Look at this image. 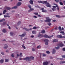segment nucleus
Returning a JSON list of instances; mask_svg holds the SVG:
<instances>
[{
    "instance_id": "10",
    "label": "nucleus",
    "mask_w": 65,
    "mask_h": 65,
    "mask_svg": "<svg viewBox=\"0 0 65 65\" xmlns=\"http://www.w3.org/2000/svg\"><path fill=\"white\" fill-rule=\"evenodd\" d=\"M56 53V50L55 49H53V50L52 54H55Z\"/></svg>"
},
{
    "instance_id": "9",
    "label": "nucleus",
    "mask_w": 65,
    "mask_h": 65,
    "mask_svg": "<svg viewBox=\"0 0 65 65\" xmlns=\"http://www.w3.org/2000/svg\"><path fill=\"white\" fill-rule=\"evenodd\" d=\"M57 45L58 46H61L62 47V46H64V45L62 43H59Z\"/></svg>"
},
{
    "instance_id": "39",
    "label": "nucleus",
    "mask_w": 65,
    "mask_h": 65,
    "mask_svg": "<svg viewBox=\"0 0 65 65\" xmlns=\"http://www.w3.org/2000/svg\"><path fill=\"white\" fill-rule=\"evenodd\" d=\"M19 56L20 57H22V53H20Z\"/></svg>"
},
{
    "instance_id": "42",
    "label": "nucleus",
    "mask_w": 65,
    "mask_h": 65,
    "mask_svg": "<svg viewBox=\"0 0 65 65\" xmlns=\"http://www.w3.org/2000/svg\"><path fill=\"white\" fill-rule=\"evenodd\" d=\"M32 51L33 52H35V49L33 48H32Z\"/></svg>"
},
{
    "instance_id": "22",
    "label": "nucleus",
    "mask_w": 65,
    "mask_h": 65,
    "mask_svg": "<svg viewBox=\"0 0 65 65\" xmlns=\"http://www.w3.org/2000/svg\"><path fill=\"white\" fill-rule=\"evenodd\" d=\"M5 21V19H3L2 20H0V22H2L4 21Z\"/></svg>"
},
{
    "instance_id": "44",
    "label": "nucleus",
    "mask_w": 65,
    "mask_h": 65,
    "mask_svg": "<svg viewBox=\"0 0 65 65\" xmlns=\"http://www.w3.org/2000/svg\"><path fill=\"white\" fill-rule=\"evenodd\" d=\"M36 27L35 26L33 27V29H36Z\"/></svg>"
},
{
    "instance_id": "7",
    "label": "nucleus",
    "mask_w": 65,
    "mask_h": 65,
    "mask_svg": "<svg viewBox=\"0 0 65 65\" xmlns=\"http://www.w3.org/2000/svg\"><path fill=\"white\" fill-rule=\"evenodd\" d=\"M41 10H42V12H46L47 11L46 10H44V8H42L41 9Z\"/></svg>"
},
{
    "instance_id": "63",
    "label": "nucleus",
    "mask_w": 65,
    "mask_h": 65,
    "mask_svg": "<svg viewBox=\"0 0 65 65\" xmlns=\"http://www.w3.org/2000/svg\"><path fill=\"white\" fill-rule=\"evenodd\" d=\"M57 9L58 11H59V7H57Z\"/></svg>"
},
{
    "instance_id": "23",
    "label": "nucleus",
    "mask_w": 65,
    "mask_h": 65,
    "mask_svg": "<svg viewBox=\"0 0 65 65\" xmlns=\"http://www.w3.org/2000/svg\"><path fill=\"white\" fill-rule=\"evenodd\" d=\"M23 29L25 30H26V31H29V30H30V29H27V28H23Z\"/></svg>"
},
{
    "instance_id": "30",
    "label": "nucleus",
    "mask_w": 65,
    "mask_h": 65,
    "mask_svg": "<svg viewBox=\"0 0 65 65\" xmlns=\"http://www.w3.org/2000/svg\"><path fill=\"white\" fill-rule=\"evenodd\" d=\"M55 48H56V50H58V49H59L60 47L59 46H57L56 47H55Z\"/></svg>"
},
{
    "instance_id": "36",
    "label": "nucleus",
    "mask_w": 65,
    "mask_h": 65,
    "mask_svg": "<svg viewBox=\"0 0 65 65\" xmlns=\"http://www.w3.org/2000/svg\"><path fill=\"white\" fill-rule=\"evenodd\" d=\"M46 53H47V54H50V52L48 51H47L46 52Z\"/></svg>"
},
{
    "instance_id": "8",
    "label": "nucleus",
    "mask_w": 65,
    "mask_h": 65,
    "mask_svg": "<svg viewBox=\"0 0 65 65\" xmlns=\"http://www.w3.org/2000/svg\"><path fill=\"white\" fill-rule=\"evenodd\" d=\"M48 64V62L47 61L44 62L43 63V64L44 65H47Z\"/></svg>"
},
{
    "instance_id": "56",
    "label": "nucleus",
    "mask_w": 65,
    "mask_h": 65,
    "mask_svg": "<svg viewBox=\"0 0 65 65\" xmlns=\"http://www.w3.org/2000/svg\"><path fill=\"white\" fill-rule=\"evenodd\" d=\"M50 59H53V57H50Z\"/></svg>"
},
{
    "instance_id": "54",
    "label": "nucleus",
    "mask_w": 65,
    "mask_h": 65,
    "mask_svg": "<svg viewBox=\"0 0 65 65\" xmlns=\"http://www.w3.org/2000/svg\"><path fill=\"white\" fill-rule=\"evenodd\" d=\"M30 10H34V9L31 8L30 9Z\"/></svg>"
},
{
    "instance_id": "41",
    "label": "nucleus",
    "mask_w": 65,
    "mask_h": 65,
    "mask_svg": "<svg viewBox=\"0 0 65 65\" xmlns=\"http://www.w3.org/2000/svg\"><path fill=\"white\" fill-rule=\"evenodd\" d=\"M37 48H38V49H40V48H41V47H40V46H37Z\"/></svg>"
},
{
    "instance_id": "25",
    "label": "nucleus",
    "mask_w": 65,
    "mask_h": 65,
    "mask_svg": "<svg viewBox=\"0 0 65 65\" xmlns=\"http://www.w3.org/2000/svg\"><path fill=\"white\" fill-rule=\"evenodd\" d=\"M7 11H6V10H4L3 12V14H5L6 12Z\"/></svg>"
},
{
    "instance_id": "64",
    "label": "nucleus",
    "mask_w": 65,
    "mask_h": 65,
    "mask_svg": "<svg viewBox=\"0 0 65 65\" xmlns=\"http://www.w3.org/2000/svg\"><path fill=\"white\" fill-rule=\"evenodd\" d=\"M12 12H14L15 11L14 10H13L12 11Z\"/></svg>"
},
{
    "instance_id": "57",
    "label": "nucleus",
    "mask_w": 65,
    "mask_h": 65,
    "mask_svg": "<svg viewBox=\"0 0 65 65\" xmlns=\"http://www.w3.org/2000/svg\"><path fill=\"white\" fill-rule=\"evenodd\" d=\"M6 52L7 53H8V50H7L6 51Z\"/></svg>"
},
{
    "instance_id": "43",
    "label": "nucleus",
    "mask_w": 65,
    "mask_h": 65,
    "mask_svg": "<svg viewBox=\"0 0 65 65\" xmlns=\"http://www.w3.org/2000/svg\"><path fill=\"white\" fill-rule=\"evenodd\" d=\"M60 33H61V34H65L64 33V32L63 31H61L60 32Z\"/></svg>"
},
{
    "instance_id": "20",
    "label": "nucleus",
    "mask_w": 65,
    "mask_h": 65,
    "mask_svg": "<svg viewBox=\"0 0 65 65\" xmlns=\"http://www.w3.org/2000/svg\"><path fill=\"white\" fill-rule=\"evenodd\" d=\"M41 33L44 34L45 33V30H43L41 32Z\"/></svg>"
},
{
    "instance_id": "51",
    "label": "nucleus",
    "mask_w": 65,
    "mask_h": 65,
    "mask_svg": "<svg viewBox=\"0 0 65 65\" xmlns=\"http://www.w3.org/2000/svg\"><path fill=\"white\" fill-rule=\"evenodd\" d=\"M62 51H65V48H63L62 49Z\"/></svg>"
},
{
    "instance_id": "2",
    "label": "nucleus",
    "mask_w": 65,
    "mask_h": 65,
    "mask_svg": "<svg viewBox=\"0 0 65 65\" xmlns=\"http://www.w3.org/2000/svg\"><path fill=\"white\" fill-rule=\"evenodd\" d=\"M31 59H32V60H34V57L32 56L30 57H27L25 58H23V60H26V61H31Z\"/></svg>"
},
{
    "instance_id": "1",
    "label": "nucleus",
    "mask_w": 65,
    "mask_h": 65,
    "mask_svg": "<svg viewBox=\"0 0 65 65\" xmlns=\"http://www.w3.org/2000/svg\"><path fill=\"white\" fill-rule=\"evenodd\" d=\"M38 2L40 3H43V4H46V6L47 7H51V6L50 5V4L48 3L47 2V1H43V2L41 1H38Z\"/></svg>"
},
{
    "instance_id": "48",
    "label": "nucleus",
    "mask_w": 65,
    "mask_h": 65,
    "mask_svg": "<svg viewBox=\"0 0 65 65\" xmlns=\"http://www.w3.org/2000/svg\"><path fill=\"white\" fill-rule=\"evenodd\" d=\"M36 15H38V12H35L34 13Z\"/></svg>"
},
{
    "instance_id": "27",
    "label": "nucleus",
    "mask_w": 65,
    "mask_h": 65,
    "mask_svg": "<svg viewBox=\"0 0 65 65\" xmlns=\"http://www.w3.org/2000/svg\"><path fill=\"white\" fill-rule=\"evenodd\" d=\"M58 29L59 31H62V29H61V27L59 26L58 27Z\"/></svg>"
},
{
    "instance_id": "50",
    "label": "nucleus",
    "mask_w": 65,
    "mask_h": 65,
    "mask_svg": "<svg viewBox=\"0 0 65 65\" xmlns=\"http://www.w3.org/2000/svg\"><path fill=\"white\" fill-rule=\"evenodd\" d=\"M62 58H65V55H62Z\"/></svg>"
},
{
    "instance_id": "6",
    "label": "nucleus",
    "mask_w": 65,
    "mask_h": 65,
    "mask_svg": "<svg viewBox=\"0 0 65 65\" xmlns=\"http://www.w3.org/2000/svg\"><path fill=\"white\" fill-rule=\"evenodd\" d=\"M53 8L52 9V10L53 11H55L56 10V8H56V7L55 6H53Z\"/></svg>"
},
{
    "instance_id": "62",
    "label": "nucleus",
    "mask_w": 65,
    "mask_h": 65,
    "mask_svg": "<svg viewBox=\"0 0 65 65\" xmlns=\"http://www.w3.org/2000/svg\"><path fill=\"white\" fill-rule=\"evenodd\" d=\"M34 36H31V38H33L34 37Z\"/></svg>"
},
{
    "instance_id": "37",
    "label": "nucleus",
    "mask_w": 65,
    "mask_h": 65,
    "mask_svg": "<svg viewBox=\"0 0 65 65\" xmlns=\"http://www.w3.org/2000/svg\"><path fill=\"white\" fill-rule=\"evenodd\" d=\"M21 21H19L18 22L17 25H20V24H21Z\"/></svg>"
},
{
    "instance_id": "4",
    "label": "nucleus",
    "mask_w": 65,
    "mask_h": 65,
    "mask_svg": "<svg viewBox=\"0 0 65 65\" xmlns=\"http://www.w3.org/2000/svg\"><path fill=\"white\" fill-rule=\"evenodd\" d=\"M43 36L44 37H45V38H51V37H53L54 36L53 35H52L51 36H48L47 35H45Z\"/></svg>"
},
{
    "instance_id": "59",
    "label": "nucleus",
    "mask_w": 65,
    "mask_h": 65,
    "mask_svg": "<svg viewBox=\"0 0 65 65\" xmlns=\"http://www.w3.org/2000/svg\"><path fill=\"white\" fill-rule=\"evenodd\" d=\"M40 58H41V55H42V54L41 53H40Z\"/></svg>"
},
{
    "instance_id": "17",
    "label": "nucleus",
    "mask_w": 65,
    "mask_h": 65,
    "mask_svg": "<svg viewBox=\"0 0 65 65\" xmlns=\"http://www.w3.org/2000/svg\"><path fill=\"white\" fill-rule=\"evenodd\" d=\"M32 34H36V31H33L32 32Z\"/></svg>"
},
{
    "instance_id": "29",
    "label": "nucleus",
    "mask_w": 65,
    "mask_h": 65,
    "mask_svg": "<svg viewBox=\"0 0 65 65\" xmlns=\"http://www.w3.org/2000/svg\"><path fill=\"white\" fill-rule=\"evenodd\" d=\"M3 32L4 33H5L6 32V30L5 29H4L3 30Z\"/></svg>"
},
{
    "instance_id": "13",
    "label": "nucleus",
    "mask_w": 65,
    "mask_h": 65,
    "mask_svg": "<svg viewBox=\"0 0 65 65\" xmlns=\"http://www.w3.org/2000/svg\"><path fill=\"white\" fill-rule=\"evenodd\" d=\"M38 37H43V36L42 35L40 34L38 35Z\"/></svg>"
},
{
    "instance_id": "40",
    "label": "nucleus",
    "mask_w": 65,
    "mask_h": 65,
    "mask_svg": "<svg viewBox=\"0 0 65 65\" xmlns=\"http://www.w3.org/2000/svg\"><path fill=\"white\" fill-rule=\"evenodd\" d=\"M28 7H29V8H30V9H31V6L30 5H28Z\"/></svg>"
},
{
    "instance_id": "32",
    "label": "nucleus",
    "mask_w": 65,
    "mask_h": 65,
    "mask_svg": "<svg viewBox=\"0 0 65 65\" xmlns=\"http://www.w3.org/2000/svg\"><path fill=\"white\" fill-rule=\"evenodd\" d=\"M5 62H9V59H5Z\"/></svg>"
},
{
    "instance_id": "26",
    "label": "nucleus",
    "mask_w": 65,
    "mask_h": 65,
    "mask_svg": "<svg viewBox=\"0 0 65 65\" xmlns=\"http://www.w3.org/2000/svg\"><path fill=\"white\" fill-rule=\"evenodd\" d=\"M44 41L45 42H47L48 41V40L47 39H45L44 40Z\"/></svg>"
},
{
    "instance_id": "60",
    "label": "nucleus",
    "mask_w": 65,
    "mask_h": 65,
    "mask_svg": "<svg viewBox=\"0 0 65 65\" xmlns=\"http://www.w3.org/2000/svg\"><path fill=\"white\" fill-rule=\"evenodd\" d=\"M55 30H57L58 28H57V27H56L55 28Z\"/></svg>"
},
{
    "instance_id": "24",
    "label": "nucleus",
    "mask_w": 65,
    "mask_h": 65,
    "mask_svg": "<svg viewBox=\"0 0 65 65\" xmlns=\"http://www.w3.org/2000/svg\"><path fill=\"white\" fill-rule=\"evenodd\" d=\"M6 9H7V10H9L11 9L9 7H6Z\"/></svg>"
},
{
    "instance_id": "52",
    "label": "nucleus",
    "mask_w": 65,
    "mask_h": 65,
    "mask_svg": "<svg viewBox=\"0 0 65 65\" xmlns=\"http://www.w3.org/2000/svg\"><path fill=\"white\" fill-rule=\"evenodd\" d=\"M35 7H37V8H39V6H35Z\"/></svg>"
},
{
    "instance_id": "18",
    "label": "nucleus",
    "mask_w": 65,
    "mask_h": 65,
    "mask_svg": "<svg viewBox=\"0 0 65 65\" xmlns=\"http://www.w3.org/2000/svg\"><path fill=\"white\" fill-rule=\"evenodd\" d=\"M4 62V60L2 59L0 60V63H3V62Z\"/></svg>"
},
{
    "instance_id": "47",
    "label": "nucleus",
    "mask_w": 65,
    "mask_h": 65,
    "mask_svg": "<svg viewBox=\"0 0 65 65\" xmlns=\"http://www.w3.org/2000/svg\"><path fill=\"white\" fill-rule=\"evenodd\" d=\"M45 44L46 45H48V42H45Z\"/></svg>"
},
{
    "instance_id": "46",
    "label": "nucleus",
    "mask_w": 65,
    "mask_h": 65,
    "mask_svg": "<svg viewBox=\"0 0 65 65\" xmlns=\"http://www.w3.org/2000/svg\"><path fill=\"white\" fill-rule=\"evenodd\" d=\"M48 25V26H50L51 25H52V24L51 23H48L47 24Z\"/></svg>"
},
{
    "instance_id": "3",
    "label": "nucleus",
    "mask_w": 65,
    "mask_h": 65,
    "mask_svg": "<svg viewBox=\"0 0 65 65\" xmlns=\"http://www.w3.org/2000/svg\"><path fill=\"white\" fill-rule=\"evenodd\" d=\"M46 20H44V22H48V23H51V19H50V18L49 17H46Z\"/></svg>"
},
{
    "instance_id": "53",
    "label": "nucleus",
    "mask_w": 65,
    "mask_h": 65,
    "mask_svg": "<svg viewBox=\"0 0 65 65\" xmlns=\"http://www.w3.org/2000/svg\"><path fill=\"white\" fill-rule=\"evenodd\" d=\"M59 0H57V1L56 2L57 3H58V2H59Z\"/></svg>"
},
{
    "instance_id": "11",
    "label": "nucleus",
    "mask_w": 65,
    "mask_h": 65,
    "mask_svg": "<svg viewBox=\"0 0 65 65\" xmlns=\"http://www.w3.org/2000/svg\"><path fill=\"white\" fill-rule=\"evenodd\" d=\"M5 47H4V48L5 49H6V48H7L8 47V46L7 44L5 45Z\"/></svg>"
},
{
    "instance_id": "38",
    "label": "nucleus",
    "mask_w": 65,
    "mask_h": 65,
    "mask_svg": "<svg viewBox=\"0 0 65 65\" xmlns=\"http://www.w3.org/2000/svg\"><path fill=\"white\" fill-rule=\"evenodd\" d=\"M6 24V22H4L3 24V25H5V24Z\"/></svg>"
},
{
    "instance_id": "21",
    "label": "nucleus",
    "mask_w": 65,
    "mask_h": 65,
    "mask_svg": "<svg viewBox=\"0 0 65 65\" xmlns=\"http://www.w3.org/2000/svg\"><path fill=\"white\" fill-rule=\"evenodd\" d=\"M17 6H14L12 8V9H17Z\"/></svg>"
},
{
    "instance_id": "55",
    "label": "nucleus",
    "mask_w": 65,
    "mask_h": 65,
    "mask_svg": "<svg viewBox=\"0 0 65 65\" xmlns=\"http://www.w3.org/2000/svg\"><path fill=\"white\" fill-rule=\"evenodd\" d=\"M34 18L35 19H36V18H37V17L35 16H34Z\"/></svg>"
},
{
    "instance_id": "31",
    "label": "nucleus",
    "mask_w": 65,
    "mask_h": 65,
    "mask_svg": "<svg viewBox=\"0 0 65 65\" xmlns=\"http://www.w3.org/2000/svg\"><path fill=\"white\" fill-rule=\"evenodd\" d=\"M10 34L11 36H12L13 35V33L12 32H11L10 33Z\"/></svg>"
},
{
    "instance_id": "16",
    "label": "nucleus",
    "mask_w": 65,
    "mask_h": 65,
    "mask_svg": "<svg viewBox=\"0 0 65 65\" xmlns=\"http://www.w3.org/2000/svg\"><path fill=\"white\" fill-rule=\"evenodd\" d=\"M29 3L31 4H33V2L32 0H30L29 1Z\"/></svg>"
},
{
    "instance_id": "14",
    "label": "nucleus",
    "mask_w": 65,
    "mask_h": 65,
    "mask_svg": "<svg viewBox=\"0 0 65 65\" xmlns=\"http://www.w3.org/2000/svg\"><path fill=\"white\" fill-rule=\"evenodd\" d=\"M58 41L57 40L54 39L52 41L53 42H58Z\"/></svg>"
},
{
    "instance_id": "15",
    "label": "nucleus",
    "mask_w": 65,
    "mask_h": 65,
    "mask_svg": "<svg viewBox=\"0 0 65 65\" xmlns=\"http://www.w3.org/2000/svg\"><path fill=\"white\" fill-rule=\"evenodd\" d=\"M21 4H22V3L21 2H19L18 3L17 5V6H20V5H21Z\"/></svg>"
},
{
    "instance_id": "33",
    "label": "nucleus",
    "mask_w": 65,
    "mask_h": 65,
    "mask_svg": "<svg viewBox=\"0 0 65 65\" xmlns=\"http://www.w3.org/2000/svg\"><path fill=\"white\" fill-rule=\"evenodd\" d=\"M24 44H23L22 45V47L23 48H24V49H25L26 47H25L24 46Z\"/></svg>"
},
{
    "instance_id": "5",
    "label": "nucleus",
    "mask_w": 65,
    "mask_h": 65,
    "mask_svg": "<svg viewBox=\"0 0 65 65\" xmlns=\"http://www.w3.org/2000/svg\"><path fill=\"white\" fill-rule=\"evenodd\" d=\"M57 37L58 38H64L65 39V37L64 36V37H62V36L60 35H58L57 36Z\"/></svg>"
},
{
    "instance_id": "19",
    "label": "nucleus",
    "mask_w": 65,
    "mask_h": 65,
    "mask_svg": "<svg viewBox=\"0 0 65 65\" xmlns=\"http://www.w3.org/2000/svg\"><path fill=\"white\" fill-rule=\"evenodd\" d=\"M4 18H10V16H8V15H4Z\"/></svg>"
},
{
    "instance_id": "12",
    "label": "nucleus",
    "mask_w": 65,
    "mask_h": 65,
    "mask_svg": "<svg viewBox=\"0 0 65 65\" xmlns=\"http://www.w3.org/2000/svg\"><path fill=\"white\" fill-rule=\"evenodd\" d=\"M25 35H26V34L19 35V36H20V37H24Z\"/></svg>"
},
{
    "instance_id": "34",
    "label": "nucleus",
    "mask_w": 65,
    "mask_h": 65,
    "mask_svg": "<svg viewBox=\"0 0 65 65\" xmlns=\"http://www.w3.org/2000/svg\"><path fill=\"white\" fill-rule=\"evenodd\" d=\"M59 4L60 5H63V3L62 2H60Z\"/></svg>"
},
{
    "instance_id": "61",
    "label": "nucleus",
    "mask_w": 65,
    "mask_h": 65,
    "mask_svg": "<svg viewBox=\"0 0 65 65\" xmlns=\"http://www.w3.org/2000/svg\"><path fill=\"white\" fill-rule=\"evenodd\" d=\"M63 3L64 4V5H65V1H63Z\"/></svg>"
},
{
    "instance_id": "58",
    "label": "nucleus",
    "mask_w": 65,
    "mask_h": 65,
    "mask_svg": "<svg viewBox=\"0 0 65 65\" xmlns=\"http://www.w3.org/2000/svg\"><path fill=\"white\" fill-rule=\"evenodd\" d=\"M11 56L12 57H14V56L13 55V54H12Z\"/></svg>"
},
{
    "instance_id": "35",
    "label": "nucleus",
    "mask_w": 65,
    "mask_h": 65,
    "mask_svg": "<svg viewBox=\"0 0 65 65\" xmlns=\"http://www.w3.org/2000/svg\"><path fill=\"white\" fill-rule=\"evenodd\" d=\"M56 17H57V18H60V16L59 15H56Z\"/></svg>"
},
{
    "instance_id": "49",
    "label": "nucleus",
    "mask_w": 65,
    "mask_h": 65,
    "mask_svg": "<svg viewBox=\"0 0 65 65\" xmlns=\"http://www.w3.org/2000/svg\"><path fill=\"white\" fill-rule=\"evenodd\" d=\"M1 54L2 55H4V53H3V52H1Z\"/></svg>"
},
{
    "instance_id": "45",
    "label": "nucleus",
    "mask_w": 65,
    "mask_h": 65,
    "mask_svg": "<svg viewBox=\"0 0 65 65\" xmlns=\"http://www.w3.org/2000/svg\"><path fill=\"white\" fill-rule=\"evenodd\" d=\"M43 57H45V56H46V54H43Z\"/></svg>"
},
{
    "instance_id": "28",
    "label": "nucleus",
    "mask_w": 65,
    "mask_h": 65,
    "mask_svg": "<svg viewBox=\"0 0 65 65\" xmlns=\"http://www.w3.org/2000/svg\"><path fill=\"white\" fill-rule=\"evenodd\" d=\"M62 63H65V61H60V64H61Z\"/></svg>"
}]
</instances>
